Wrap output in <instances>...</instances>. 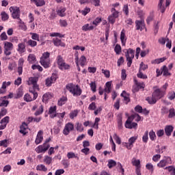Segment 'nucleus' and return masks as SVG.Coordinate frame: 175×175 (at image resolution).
Segmentation results:
<instances>
[{"instance_id": "f257e3e1", "label": "nucleus", "mask_w": 175, "mask_h": 175, "mask_svg": "<svg viewBox=\"0 0 175 175\" xmlns=\"http://www.w3.org/2000/svg\"><path fill=\"white\" fill-rule=\"evenodd\" d=\"M133 120H135L136 122H139V121H143V118L138 113H134L129 116L124 124L125 128L127 129H136V128H137V123L132 122Z\"/></svg>"}, {"instance_id": "f03ea898", "label": "nucleus", "mask_w": 175, "mask_h": 175, "mask_svg": "<svg viewBox=\"0 0 175 175\" xmlns=\"http://www.w3.org/2000/svg\"><path fill=\"white\" fill-rule=\"evenodd\" d=\"M66 90H67V91H69V92L72 94L73 96H80V95H81L82 90L79 85L68 83L66 85Z\"/></svg>"}, {"instance_id": "7ed1b4c3", "label": "nucleus", "mask_w": 175, "mask_h": 175, "mask_svg": "<svg viewBox=\"0 0 175 175\" xmlns=\"http://www.w3.org/2000/svg\"><path fill=\"white\" fill-rule=\"evenodd\" d=\"M167 87H169V83H165L161 88L154 90L152 93L153 96H155L157 100L162 99V98L166 95V90H167Z\"/></svg>"}, {"instance_id": "20e7f679", "label": "nucleus", "mask_w": 175, "mask_h": 175, "mask_svg": "<svg viewBox=\"0 0 175 175\" xmlns=\"http://www.w3.org/2000/svg\"><path fill=\"white\" fill-rule=\"evenodd\" d=\"M125 56L127 61V66L128 68H131L133 58H135V50L131 48L127 49L126 52L125 53Z\"/></svg>"}, {"instance_id": "39448f33", "label": "nucleus", "mask_w": 175, "mask_h": 175, "mask_svg": "<svg viewBox=\"0 0 175 175\" xmlns=\"http://www.w3.org/2000/svg\"><path fill=\"white\" fill-rule=\"evenodd\" d=\"M29 91L31 94H26L24 96V100H25V102H32V100H36L38 96V92L33 90V89H29Z\"/></svg>"}, {"instance_id": "423d86ee", "label": "nucleus", "mask_w": 175, "mask_h": 175, "mask_svg": "<svg viewBox=\"0 0 175 175\" xmlns=\"http://www.w3.org/2000/svg\"><path fill=\"white\" fill-rule=\"evenodd\" d=\"M38 81H39L38 77H29L27 81V84L28 85H33L32 88H29V89L33 90V91H39V85H38Z\"/></svg>"}, {"instance_id": "0eeeda50", "label": "nucleus", "mask_w": 175, "mask_h": 175, "mask_svg": "<svg viewBox=\"0 0 175 175\" xmlns=\"http://www.w3.org/2000/svg\"><path fill=\"white\" fill-rule=\"evenodd\" d=\"M167 165H172V158L170 157H164V158L161 160L157 163V167L164 168Z\"/></svg>"}, {"instance_id": "6e6552de", "label": "nucleus", "mask_w": 175, "mask_h": 175, "mask_svg": "<svg viewBox=\"0 0 175 175\" xmlns=\"http://www.w3.org/2000/svg\"><path fill=\"white\" fill-rule=\"evenodd\" d=\"M57 79H58V75H57V73H53L51 77H48L45 80L46 86L51 87V85L57 81Z\"/></svg>"}, {"instance_id": "1a4fd4ad", "label": "nucleus", "mask_w": 175, "mask_h": 175, "mask_svg": "<svg viewBox=\"0 0 175 175\" xmlns=\"http://www.w3.org/2000/svg\"><path fill=\"white\" fill-rule=\"evenodd\" d=\"M13 50V44L12 42L5 41L4 42V54L5 55H10Z\"/></svg>"}, {"instance_id": "9d476101", "label": "nucleus", "mask_w": 175, "mask_h": 175, "mask_svg": "<svg viewBox=\"0 0 175 175\" xmlns=\"http://www.w3.org/2000/svg\"><path fill=\"white\" fill-rule=\"evenodd\" d=\"M10 12L12 13V18H19L21 12H20V8L18 7H10Z\"/></svg>"}, {"instance_id": "9b49d317", "label": "nucleus", "mask_w": 175, "mask_h": 175, "mask_svg": "<svg viewBox=\"0 0 175 175\" xmlns=\"http://www.w3.org/2000/svg\"><path fill=\"white\" fill-rule=\"evenodd\" d=\"M49 148H50V144L44 143L42 145H40L36 148V152L38 154L46 152Z\"/></svg>"}, {"instance_id": "f8f14e48", "label": "nucleus", "mask_w": 175, "mask_h": 175, "mask_svg": "<svg viewBox=\"0 0 175 175\" xmlns=\"http://www.w3.org/2000/svg\"><path fill=\"white\" fill-rule=\"evenodd\" d=\"M75 129V126L71 122H68L66 124L64 129L63 130V133L65 135V136H68L72 131Z\"/></svg>"}, {"instance_id": "ddd939ff", "label": "nucleus", "mask_w": 175, "mask_h": 175, "mask_svg": "<svg viewBox=\"0 0 175 175\" xmlns=\"http://www.w3.org/2000/svg\"><path fill=\"white\" fill-rule=\"evenodd\" d=\"M135 28L137 31H143L146 28V23L144 20H137L135 21Z\"/></svg>"}, {"instance_id": "4468645a", "label": "nucleus", "mask_w": 175, "mask_h": 175, "mask_svg": "<svg viewBox=\"0 0 175 175\" xmlns=\"http://www.w3.org/2000/svg\"><path fill=\"white\" fill-rule=\"evenodd\" d=\"M52 42L54 44V46H56V47H65L66 44L61 40V39L58 38H54L52 40Z\"/></svg>"}, {"instance_id": "2eb2a0df", "label": "nucleus", "mask_w": 175, "mask_h": 175, "mask_svg": "<svg viewBox=\"0 0 175 175\" xmlns=\"http://www.w3.org/2000/svg\"><path fill=\"white\" fill-rule=\"evenodd\" d=\"M40 64L43 68L47 69L50 68V59H40Z\"/></svg>"}, {"instance_id": "dca6fc26", "label": "nucleus", "mask_w": 175, "mask_h": 175, "mask_svg": "<svg viewBox=\"0 0 175 175\" xmlns=\"http://www.w3.org/2000/svg\"><path fill=\"white\" fill-rule=\"evenodd\" d=\"M28 129V124H27L25 122H23L22 124L20 126V133H22V135H27V130Z\"/></svg>"}, {"instance_id": "f3484780", "label": "nucleus", "mask_w": 175, "mask_h": 175, "mask_svg": "<svg viewBox=\"0 0 175 175\" xmlns=\"http://www.w3.org/2000/svg\"><path fill=\"white\" fill-rule=\"evenodd\" d=\"M43 142V131H38L35 143L36 144H40Z\"/></svg>"}, {"instance_id": "a211bd4d", "label": "nucleus", "mask_w": 175, "mask_h": 175, "mask_svg": "<svg viewBox=\"0 0 175 175\" xmlns=\"http://www.w3.org/2000/svg\"><path fill=\"white\" fill-rule=\"evenodd\" d=\"M10 119V118H9V116H5L0 121V126L1 129H5V128H6V126L9 124Z\"/></svg>"}, {"instance_id": "6ab92c4d", "label": "nucleus", "mask_w": 175, "mask_h": 175, "mask_svg": "<svg viewBox=\"0 0 175 175\" xmlns=\"http://www.w3.org/2000/svg\"><path fill=\"white\" fill-rule=\"evenodd\" d=\"M174 127L172 125L165 126L164 131L166 136H172V133L173 132Z\"/></svg>"}, {"instance_id": "aec40b11", "label": "nucleus", "mask_w": 175, "mask_h": 175, "mask_svg": "<svg viewBox=\"0 0 175 175\" xmlns=\"http://www.w3.org/2000/svg\"><path fill=\"white\" fill-rule=\"evenodd\" d=\"M18 73L19 75V76H21V75H23V66L24 65V59L21 58L19 59L18 62Z\"/></svg>"}, {"instance_id": "412c9836", "label": "nucleus", "mask_w": 175, "mask_h": 175, "mask_svg": "<svg viewBox=\"0 0 175 175\" xmlns=\"http://www.w3.org/2000/svg\"><path fill=\"white\" fill-rule=\"evenodd\" d=\"M120 96H122V98H124V103H126V105H128V103L131 102L129 94H126V92L123 91L122 93L120 94Z\"/></svg>"}, {"instance_id": "4be33fe9", "label": "nucleus", "mask_w": 175, "mask_h": 175, "mask_svg": "<svg viewBox=\"0 0 175 175\" xmlns=\"http://www.w3.org/2000/svg\"><path fill=\"white\" fill-rule=\"evenodd\" d=\"M146 100H147L148 103H149V105H155V103H157V98L156 96H154L153 94H152V97H147L146 98Z\"/></svg>"}, {"instance_id": "5701e85b", "label": "nucleus", "mask_w": 175, "mask_h": 175, "mask_svg": "<svg viewBox=\"0 0 175 175\" xmlns=\"http://www.w3.org/2000/svg\"><path fill=\"white\" fill-rule=\"evenodd\" d=\"M26 49H25V43L21 42L18 44V49L17 51L20 53L21 54H23V53H25Z\"/></svg>"}, {"instance_id": "b1692460", "label": "nucleus", "mask_w": 175, "mask_h": 175, "mask_svg": "<svg viewBox=\"0 0 175 175\" xmlns=\"http://www.w3.org/2000/svg\"><path fill=\"white\" fill-rule=\"evenodd\" d=\"M65 12H66V8L64 7H60L59 9L57 10V14L60 17H65V16H66Z\"/></svg>"}, {"instance_id": "393cba45", "label": "nucleus", "mask_w": 175, "mask_h": 175, "mask_svg": "<svg viewBox=\"0 0 175 175\" xmlns=\"http://www.w3.org/2000/svg\"><path fill=\"white\" fill-rule=\"evenodd\" d=\"M134 83L137 86V91H139V90L144 89V87H146V85L144 84V82H139L136 79H134Z\"/></svg>"}, {"instance_id": "a878e982", "label": "nucleus", "mask_w": 175, "mask_h": 175, "mask_svg": "<svg viewBox=\"0 0 175 175\" xmlns=\"http://www.w3.org/2000/svg\"><path fill=\"white\" fill-rule=\"evenodd\" d=\"M51 98H53L51 93H50V92L45 93L42 96V102L44 103H47V101L49 100V99H51Z\"/></svg>"}, {"instance_id": "bb28decb", "label": "nucleus", "mask_w": 175, "mask_h": 175, "mask_svg": "<svg viewBox=\"0 0 175 175\" xmlns=\"http://www.w3.org/2000/svg\"><path fill=\"white\" fill-rule=\"evenodd\" d=\"M32 2H34L36 6L38 8L44 6L46 5V1L44 0H31Z\"/></svg>"}, {"instance_id": "cd10ccee", "label": "nucleus", "mask_w": 175, "mask_h": 175, "mask_svg": "<svg viewBox=\"0 0 175 175\" xmlns=\"http://www.w3.org/2000/svg\"><path fill=\"white\" fill-rule=\"evenodd\" d=\"M66 102H68V97L63 96L58 100L57 105L58 106H63Z\"/></svg>"}, {"instance_id": "c85d7f7f", "label": "nucleus", "mask_w": 175, "mask_h": 175, "mask_svg": "<svg viewBox=\"0 0 175 175\" xmlns=\"http://www.w3.org/2000/svg\"><path fill=\"white\" fill-rule=\"evenodd\" d=\"M131 163L133 165V166H135L136 169H137V167L141 168L142 166L140 165V160L139 159H136V158H133L131 160Z\"/></svg>"}, {"instance_id": "c756f323", "label": "nucleus", "mask_w": 175, "mask_h": 175, "mask_svg": "<svg viewBox=\"0 0 175 175\" xmlns=\"http://www.w3.org/2000/svg\"><path fill=\"white\" fill-rule=\"evenodd\" d=\"M81 29L84 32H87V31H92L94 29V26H90V24L87 23L82 27Z\"/></svg>"}, {"instance_id": "7c9ffc66", "label": "nucleus", "mask_w": 175, "mask_h": 175, "mask_svg": "<svg viewBox=\"0 0 175 175\" xmlns=\"http://www.w3.org/2000/svg\"><path fill=\"white\" fill-rule=\"evenodd\" d=\"M120 40L122 42V46H125V43H126V39H125V30L122 29L120 33Z\"/></svg>"}, {"instance_id": "2f4dec72", "label": "nucleus", "mask_w": 175, "mask_h": 175, "mask_svg": "<svg viewBox=\"0 0 175 175\" xmlns=\"http://www.w3.org/2000/svg\"><path fill=\"white\" fill-rule=\"evenodd\" d=\"M27 61L29 64H35L36 62V57L33 54H29L27 57Z\"/></svg>"}, {"instance_id": "473e14b6", "label": "nucleus", "mask_w": 175, "mask_h": 175, "mask_svg": "<svg viewBox=\"0 0 175 175\" xmlns=\"http://www.w3.org/2000/svg\"><path fill=\"white\" fill-rule=\"evenodd\" d=\"M44 109V107H43V105H40L39 108L34 113V116H36L37 117V116H40V114H43Z\"/></svg>"}, {"instance_id": "72a5a7b5", "label": "nucleus", "mask_w": 175, "mask_h": 175, "mask_svg": "<svg viewBox=\"0 0 175 175\" xmlns=\"http://www.w3.org/2000/svg\"><path fill=\"white\" fill-rule=\"evenodd\" d=\"M85 64H87V57L84 55L81 56L79 58V65L81 66H85Z\"/></svg>"}, {"instance_id": "f704fd0d", "label": "nucleus", "mask_w": 175, "mask_h": 175, "mask_svg": "<svg viewBox=\"0 0 175 175\" xmlns=\"http://www.w3.org/2000/svg\"><path fill=\"white\" fill-rule=\"evenodd\" d=\"M107 166L109 169H112V167H114V166H117V162L113 159H109L108 160Z\"/></svg>"}, {"instance_id": "c9c22d12", "label": "nucleus", "mask_w": 175, "mask_h": 175, "mask_svg": "<svg viewBox=\"0 0 175 175\" xmlns=\"http://www.w3.org/2000/svg\"><path fill=\"white\" fill-rule=\"evenodd\" d=\"M164 1H165V0H160V2L158 5L159 8L160 9V12L161 13L166 12V7H165V5H162Z\"/></svg>"}, {"instance_id": "e433bc0d", "label": "nucleus", "mask_w": 175, "mask_h": 175, "mask_svg": "<svg viewBox=\"0 0 175 175\" xmlns=\"http://www.w3.org/2000/svg\"><path fill=\"white\" fill-rule=\"evenodd\" d=\"M165 170H168V172L170 173V175H175V167L172 165L165 167Z\"/></svg>"}, {"instance_id": "4c0bfd02", "label": "nucleus", "mask_w": 175, "mask_h": 175, "mask_svg": "<svg viewBox=\"0 0 175 175\" xmlns=\"http://www.w3.org/2000/svg\"><path fill=\"white\" fill-rule=\"evenodd\" d=\"M1 16L2 21H8V20H9V14L5 11L1 12Z\"/></svg>"}, {"instance_id": "58836bf2", "label": "nucleus", "mask_w": 175, "mask_h": 175, "mask_svg": "<svg viewBox=\"0 0 175 175\" xmlns=\"http://www.w3.org/2000/svg\"><path fill=\"white\" fill-rule=\"evenodd\" d=\"M77 114H79V110L75 109L74 111H72L69 114L70 118L71 120H74L75 117H77Z\"/></svg>"}, {"instance_id": "ea45409f", "label": "nucleus", "mask_w": 175, "mask_h": 175, "mask_svg": "<svg viewBox=\"0 0 175 175\" xmlns=\"http://www.w3.org/2000/svg\"><path fill=\"white\" fill-rule=\"evenodd\" d=\"M27 44L30 46V47H36V46H38V42L33 40H29L27 42Z\"/></svg>"}, {"instance_id": "a19ab883", "label": "nucleus", "mask_w": 175, "mask_h": 175, "mask_svg": "<svg viewBox=\"0 0 175 175\" xmlns=\"http://www.w3.org/2000/svg\"><path fill=\"white\" fill-rule=\"evenodd\" d=\"M114 51L117 55H120V54H121V51H122L121 45L117 44L115 46Z\"/></svg>"}, {"instance_id": "79ce46f5", "label": "nucleus", "mask_w": 175, "mask_h": 175, "mask_svg": "<svg viewBox=\"0 0 175 175\" xmlns=\"http://www.w3.org/2000/svg\"><path fill=\"white\" fill-rule=\"evenodd\" d=\"M36 170L40 172H46L47 170V167L43 164H40L36 166Z\"/></svg>"}, {"instance_id": "37998d69", "label": "nucleus", "mask_w": 175, "mask_h": 175, "mask_svg": "<svg viewBox=\"0 0 175 175\" xmlns=\"http://www.w3.org/2000/svg\"><path fill=\"white\" fill-rule=\"evenodd\" d=\"M44 162L46 165H50L53 162V158L46 155L44 157Z\"/></svg>"}, {"instance_id": "c03bdc74", "label": "nucleus", "mask_w": 175, "mask_h": 175, "mask_svg": "<svg viewBox=\"0 0 175 175\" xmlns=\"http://www.w3.org/2000/svg\"><path fill=\"white\" fill-rule=\"evenodd\" d=\"M162 72L163 76H170V72H169V69L166 66H163Z\"/></svg>"}, {"instance_id": "a18cd8bd", "label": "nucleus", "mask_w": 175, "mask_h": 175, "mask_svg": "<svg viewBox=\"0 0 175 175\" xmlns=\"http://www.w3.org/2000/svg\"><path fill=\"white\" fill-rule=\"evenodd\" d=\"M142 142H143V143L148 142V131H145V133L142 137Z\"/></svg>"}, {"instance_id": "49530a36", "label": "nucleus", "mask_w": 175, "mask_h": 175, "mask_svg": "<svg viewBox=\"0 0 175 175\" xmlns=\"http://www.w3.org/2000/svg\"><path fill=\"white\" fill-rule=\"evenodd\" d=\"M57 65L59 66L60 65H62L65 62V60H64V58L61 55H57Z\"/></svg>"}, {"instance_id": "de8ad7c7", "label": "nucleus", "mask_w": 175, "mask_h": 175, "mask_svg": "<svg viewBox=\"0 0 175 175\" xmlns=\"http://www.w3.org/2000/svg\"><path fill=\"white\" fill-rule=\"evenodd\" d=\"M149 137L152 142H154L157 139V135H155V132L153 130L149 132Z\"/></svg>"}, {"instance_id": "09e8293b", "label": "nucleus", "mask_w": 175, "mask_h": 175, "mask_svg": "<svg viewBox=\"0 0 175 175\" xmlns=\"http://www.w3.org/2000/svg\"><path fill=\"white\" fill-rule=\"evenodd\" d=\"M146 69H148V65L144 64V62H142L139 64V70L142 72V70H146Z\"/></svg>"}, {"instance_id": "8fccbe9b", "label": "nucleus", "mask_w": 175, "mask_h": 175, "mask_svg": "<svg viewBox=\"0 0 175 175\" xmlns=\"http://www.w3.org/2000/svg\"><path fill=\"white\" fill-rule=\"evenodd\" d=\"M30 35H31V39L33 40H37V42H40V40L39 38V34L36 33H30Z\"/></svg>"}, {"instance_id": "3c124183", "label": "nucleus", "mask_w": 175, "mask_h": 175, "mask_svg": "<svg viewBox=\"0 0 175 175\" xmlns=\"http://www.w3.org/2000/svg\"><path fill=\"white\" fill-rule=\"evenodd\" d=\"M167 58L166 57H161L159 59H154V61L152 64H161V62H164V61H166Z\"/></svg>"}, {"instance_id": "603ef678", "label": "nucleus", "mask_w": 175, "mask_h": 175, "mask_svg": "<svg viewBox=\"0 0 175 175\" xmlns=\"http://www.w3.org/2000/svg\"><path fill=\"white\" fill-rule=\"evenodd\" d=\"M90 85L92 92H96V83L95 81H92L90 83Z\"/></svg>"}, {"instance_id": "864d4df0", "label": "nucleus", "mask_w": 175, "mask_h": 175, "mask_svg": "<svg viewBox=\"0 0 175 175\" xmlns=\"http://www.w3.org/2000/svg\"><path fill=\"white\" fill-rule=\"evenodd\" d=\"M67 158H68V159H72V158H77V159H79V157L76 156V154L73 152H68Z\"/></svg>"}, {"instance_id": "5fc2aeb1", "label": "nucleus", "mask_w": 175, "mask_h": 175, "mask_svg": "<svg viewBox=\"0 0 175 175\" xmlns=\"http://www.w3.org/2000/svg\"><path fill=\"white\" fill-rule=\"evenodd\" d=\"M137 77L139 78V79H148V77H147V75H144L143 72L142 71H140V70H139V72L137 74Z\"/></svg>"}, {"instance_id": "6e6d98bb", "label": "nucleus", "mask_w": 175, "mask_h": 175, "mask_svg": "<svg viewBox=\"0 0 175 175\" xmlns=\"http://www.w3.org/2000/svg\"><path fill=\"white\" fill-rule=\"evenodd\" d=\"M146 167L148 170H150L151 173H154V165L151 163H147Z\"/></svg>"}, {"instance_id": "4d7b16f0", "label": "nucleus", "mask_w": 175, "mask_h": 175, "mask_svg": "<svg viewBox=\"0 0 175 175\" xmlns=\"http://www.w3.org/2000/svg\"><path fill=\"white\" fill-rule=\"evenodd\" d=\"M75 55V64L77 66L78 71L80 72V66H79V52H76Z\"/></svg>"}, {"instance_id": "13d9d810", "label": "nucleus", "mask_w": 175, "mask_h": 175, "mask_svg": "<svg viewBox=\"0 0 175 175\" xmlns=\"http://www.w3.org/2000/svg\"><path fill=\"white\" fill-rule=\"evenodd\" d=\"M59 69H65V70H68L69 69V68H70V66H69V64H66L65 62L64 63H62L59 66Z\"/></svg>"}, {"instance_id": "bf43d9fd", "label": "nucleus", "mask_w": 175, "mask_h": 175, "mask_svg": "<svg viewBox=\"0 0 175 175\" xmlns=\"http://www.w3.org/2000/svg\"><path fill=\"white\" fill-rule=\"evenodd\" d=\"M5 114H8V109L6 108H1L0 111V120L2 117L5 116Z\"/></svg>"}, {"instance_id": "052dcab7", "label": "nucleus", "mask_w": 175, "mask_h": 175, "mask_svg": "<svg viewBox=\"0 0 175 175\" xmlns=\"http://www.w3.org/2000/svg\"><path fill=\"white\" fill-rule=\"evenodd\" d=\"M136 140H137V136L131 137L129 139V143L133 146V144L135 143Z\"/></svg>"}, {"instance_id": "680f3d73", "label": "nucleus", "mask_w": 175, "mask_h": 175, "mask_svg": "<svg viewBox=\"0 0 175 175\" xmlns=\"http://www.w3.org/2000/svg\"><path fill=\"white\" fill-rule=\"evenodd\" d=\"M167 98L170 99V100H173V99L175 98V92L173 91L169 92Z\"/></svg>"}, {"instance_id": "e2e57ef3", "label": "nucleus", "mask_w": 175, "mask_h": 175, "mask_svg": "<svg viewBox=\"0 0 175 175\" xmlns=\"http://www.w3.org/2000/svg\"><path fill=\"white\" fill-rule=\"evenodd\" d=\"M121 99L120 98H117L116 101L115 102L113 105V107L116 109V110H120V102Z\"/></svg>"}, {"instance_id": "0e129e2a", "label": "nucleus", "mask_w": 175, "mask_h": 175, "mask_svg": "<svg viewBox=\"0 0 175 175\" xmlns=\"http://www.w3.org/2000/svg\"><path fill=\"white\" fill-rule=\"evenodd\" d=\"M168 113H170L168 118H173V117H175V110L174 108L170 109Z\"/></svg>"}, {"instance_id": "69168bd1", "label": "nucleus", "mask_w": 175, "mask_h": 175, "mask_svg": "<svg viewBox=\"0 0 175 175\" xmlns=\"http://www.w3.org/2000/svg\"><path fill=\"white\" fill-rule=\"evenodd\" d=\"M102 23V18L97 17L93 22V25H96V27L98 25V24H100Z\"/></svg>"}, {"instance_id": "338daca9", "label": "nucleus", "mask_w": 175, "mask_h": 175, "mask_svg": "<svg viewBox=\"0 0 175 175\" xmlns=\"http://www.w3.org/2000/svg\"><path fill=\"white\" fill-rule=\"evenodd\" d=\"M40 59H50V53L49 52L44 53L42 57H40Z\"/></svg>"}, {"instance_id": "774afa93", "label": "nucleus", "mask_w": 175, "mask_h": 175, "mask_svg": "<svg viewBox=\"0 0 175 175\" xmlns=\"http://www.w3.org/2000/svg\"><path fill=\"white\" fill-rule=\"evenodd\" d=\"M96 104L93 102L89 105L88 110H96Z\"/></svg>"}]
</instances>
